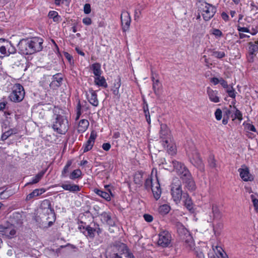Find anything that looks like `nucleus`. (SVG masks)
<instances>
[{"label": "nucleus", "mask_w": 258, "mask_h": 258, "mask_svg": "<svg viewBox=\"0 0 258 258\" xmlns=\"http://www.w3.org/2000/svg\"><path fill=\"white\" fill-rule=\"evenodd\" d=\"M42 39L33 37L29 39H22L18 44L20 52L23 54L29 55L40 51L42 49Z\"/></svg>", "instance_id": "1"}, {"label": "nucleus", "mask_w": 258, "mask_h": 258, "mask_svg": "<svg viewBox=\"0 0 258 258\" xmlns=\"http://www.w3.org/2000/svg\"><path fill=\"white\" fill-rule=\"evenodd\" d=\"M53 130L59 134H65L69 128L68 120L64 116L55 115L52 125Z\"/></svg>", "instance_id": "2"}, {"label": "nucleus", "mask_w": 258, "mask_h": 258, "mask_svg": "<svg viewBox=\"0 0 258 258\" xmlns=\"http://www.w3.org/2000/svg\"><path fill=\"white\" fill-rule=\"evenodd\" d=\"M199 11L204 20L208 21L213 17L217 11V8L211 4L203 2L199 8Z\"/></svg>", "instance_id": "3"}, {"label": "nucleus", "mask_w": 258, "mask_h": 258, "mask_svg": "<svg viewBox=\"0 0 258 258\" xmlns=\"http://www.w3.org/2000/svg\"><path fill=\"white\" fill-rule=\"evenodd\" d=\"M186 153L188 156L190 163L200 170L204 171V165L197 150H187Z\"/></svg>", "instance_id": "4"}, {"label": "nucleus", "mask_w": 258, "mask_h": 258, "mask_svg": "<svg viewBox=\"0 0 258 258\" xmlns=\"http://www.w3.org/2000/svg\"><path fill=\"white\" fill-rule=\"evenodd\" d=\"M25 91L23 87L20 84H16L14 86L12 92L9 97L11 101L19 102L23 99Z\"/></svg>", "instance_id": "5"}, {"label": "nucleus", "mask_w": 258, "mask_h": 258, "mask_svg": "<svg viewBox=\"0 0 258 258\" xmlns=\"http://www.w3.org/2000/svg\"><path fill=\"white\" fill-rule=\"evenodd\" d=\"M158 240L157 243L159 245L166 247L170 245L171 241V236L170 233L166 230L161 231L158 234Z\"/></svg>", "instance_id": "6"}, {"label": "nucleus", "mask_w": 258, "mask_h": 258, "mask_svg": "<svg viewBox=\"0 0 258 258\" xmlns=\"http://www.w3.org/2000/svg\"><path fill=\"white\" fill-rule=\"evenodd\" d=\"M171 191L173 201L176 204H179L181 201L182 197L183 198V194L185 192H183L181 184L179 183V184L177 185H173Z\"/></svg>", "instance_id": "7"}, {"label": "nucleus", "mask_w": 258, "mask_h": 258, "mask_svg": "<svg viewBox=\"0 0 258 258\" xmlns=\"http://www.w3.org/2000/svg\"><path fill=\"white\" fill-rule=\"evenodd\" d=\"M186 174L184 176H182L181 179L182 183L184 185L185 188L188 190L193 191L196 189L195 182L190 173L186 172Z\"/></svg>", "instance_id": "8"}, {"label": "nucleus", "mask_w": 258, "mask_h": 258, "mask_svg": "<svg viewBox=\"0 0 258 258\" xmlns=\"http://www.w3.org/2000/svg\"><path fill=\"white\" fill-rule=\"evenodd\" d=\"M128 252H130L126 244L120 242L116 241L113 244L112 252L110 253V255L116 253L117 255L121 256L123 254H126V255Z\"/></svg>", "instance_id": "9"}, {"label": "nucleus", "mask_w": 258, "mask_h": 258, "mask_svg": "<svg viewBox=\"0 0 258 258\" xmlns=\"http://www.w3.org/2000/svg\"><path fill=\"white\" fill-rule=\"evenodd\" d=\"M240 178L244 181H252L254 178L250 173L249 168L245 165H242L241 168L238 169Z\"/></svg>", "instance_id": "10"}, {"label": "nucleus", "mask_w": 258, "mask_h": 258, "mask_svg": "<svg viewBox=\"0 0 258 258\" xmlns=\"http://www.w3.org/2000/svg\"><path fill=\"white\" fill-rule=\"evenodd\" d=\"M174 170H175L177 174L180 176V178L186 174V172L190 173L187 167L182 163L176 160L172 161Z\"/></svg>", "instance_id": "11"}, {"label": "nucleus", "mask_w": 258, "mask_h": 258, "mask_svg": "<svg viewBox=\"0 0 258 258\" xmlns=\"http://www.w3.org/2000/svg\"><path fill=\"white\" fill-rule=\"evenodd\" d=\"M159 134L160 137L162 140V143H165L166 144H168L170 135V131L166 124H161Z\"/></svg>", "instance_id": "12"}, {"label": "nucleus", "mask_w": 258, "mask_h": 258, "mask_svg": "<svg viewBox=\"0 0 258 258\" xmlns=\"http://www.w3.org/2000/svg\"><path fill=\"white\" fill-rule=\"evenodd\" d=\"M182 230L185 234V238H183L184 239L185 246L188 250H192L195 246L192 237L186 229L183 228Z\"/></svg>", "instance_id": "13"}, {"label": "nucleus", "mask_w": 258, "mask_h": 258, "mask_svg": "<svg viewBox=\"0 0 258 258\" xmlns=\"http://www.w3.org/2000/svg\"><path fill=\"white\" fill-rule=\"evenodd\" d=\"M121 22L123 31L127 30L131 24V18L128 12L123 11L120 16Z\"/></svg>", "instance_id": "14"}, {"label": "nucleus", "mask_w": 258, "mask_h": 258, "mask_svg": "<svg viewBox=\"0 0 258 258\" xmlns=\"http://www.w3.org/2000/svg\"><path fill=\"white\" fill-rule=\"evenodd\" d=\"M96 137V133L94 131L91 132L88 140L83 146V153L87 152L92 148Z\"/></svg>", "instance_id": "15"}, {"label": "nucleus", "mask_w": 258, "mask_h": 258, "mask_svg": "<svg viewBox=\"0 0 258 258\" xmlns=\"http://www.w3.org/2000/svg\"><path fill=\"white\" fill-rule=\"evenodd\" d=\"M0 232L9 238L14 237L16 234V231L14 226L8 227L0 226Z\"/></svg>", "instance_id": "16"}, {"label": "nucleus", "mask_w": 258, "mask_h": 258, "mask_svg": "<svg viewBox=\"0 0 258 258\" xmlns=\"http://www.w3.org/2000/svg\"><path fill=\"white\" fill-rule=\"evenodd\" d=\"M258 51V41H255L254 43L250 42L248 43V60L249 62H252L253 56Z\"/></svg>", "instance_id": "17"}, {"label": "nucleus", "mask_w": 258, "mask_h": 258, "mask_svg": "<svg viewBox=\"0 0 258 258\" xmlns=\"http://www.w3.org/2000/svg\"><path fill=\"white\" fill-rule=\"evenodd\" d=\"M214 252L209 253V258H228L226 253L220 246H215L213 248Z\"/></svg>", "instance_id": "18"}, {"label": "nucleus", "mask_w": 258, "mask_h": 258, "mask_svg": "<svg viewBox=\"0 0 258 258\" xmlns=\"http://www.w3.org/2000/svg\"><path fill=\"white\" fill-rule=\"evenodd\" d=\"M63 76L62 74L58 73L53 76L52 81L49 86L52 89H56L62 85Z\"/></svg>", "instance_id": "19"}, {"label": "nucleus", "mask_w": 258, "mask_h": 258, "mask_svg": "<svg viewBox=\"0 0 258 258\" xmlns=\"http://www.w3.org/2000/svg\"><path fill=\"white\" fill-rule=\"evenodd\" d=\"M64 190L75 192L79 191L81 188L78 185L72 184L70 181H66L60 185Z\"/></svg>", "instance_id": "20"}, {"label": "nucleus", "mask_w": 258, "mask_h": 258, "mask_svg": "<svg viewBox=\"0 0 258 258\" xmlns=\"http://www.w3.org/2000/svg\"><path fill=\"white\" fill-rule=\"evenodd\" d=\"M101 220L109 226H113L115 222L111 217V214L109 212H103L100 214Z\"/></svg>", "instance_id": "21"}, {"label": "nucleus", "mask_w": 258, "mask_h": 258, "mask_svg": "<svg viewBox=\"0 0 258 258\" xmlns=\"http://www.w3.org/2000/svg\"><path fill=\"white\" fill-rule=\"evenodd\" d=\"M184 199V205L186 208L191 213H194V204L191 200V198L189 197L188 194L187 192H185L183 194Z\"/></svg>", "instance_id": "22"}, {"label": "nucleus", "mask_w": 258, "mask_h": 258, "mask_svg": "<svg viewBox=\"0 0 258 258\" xmlns=\"http://www.w3.org/2000/svg\"><path fill=\"white\" fill-rule=\"evenodd\" d=\"M207 93L211 101L214 103H218L220 102V98L218 96V91L213 90L210 87H208L207 88Z\"/></svg>", "instance_id": "23"}, {"label": "nucleus", "mask_w": 258, "mask_h": 258, "mask_svg": "<svg viewBox=\"0 0 258 258\" xmlns=\"http://www.w3.org/2000/svg\"><path fill=\"white\" fill-rule=\"evenodd\" d=\"M89 93H90V96L89 95L87 97V99L89 103L94 106H97L98 105V100L97 99V95L95 91L93 90L92 88L90 89Z\"/></svg>", "instance_id": "24"}, {"label": "nucleus", "mask_w": 258, "mask_h": 258, "mask_svg": "<svg viewBox=\"0 0 258 258\" xmlns=\"http://www.w3.org/2000/svg\"><path fill=\"white\" fill-rule=\"evenodd\" d=\"M210 220H219L222 217V214L220 212L217 205L213 204L212 206V213L210 215Z\"/></svg>", "instance_id": "25"}, {"label": "nucleus", "mask_w": 258, "mask_h": 258, "mask_svg": "<svg viewBox=\"0 0 258 258\" xmlns=\"http://www.w3.org/2000/svg\"><path fill=\"white\" fill-rule=\"evenodd\" d=\"M94 191L97 195L104 199L107 201H110L111 200V196H113L110 189H108V192L98 189H95Z\"/></svg>", "instance_id": "26"}, {"label": "nucleus", "mask_w": 258, "mask_h": 258, "mask_svg": "<svg viewBox=\"0 0 258 258\" xmlns=\"http://www.w3.org/2000/svg\"><path fill=\"white\" fill-rule=\"evenodd\" d=\"M46 190L43 188L35 189L32 192L27 195L26 200V201H30L33 198L41 195Z\"/></svg>", "instance_id": "27"}, {"label": "nucleus", "mask_w": 258, "mask_h": 258, "mask_svg": "<svg viewBox=\"0 0 258 258\" xmlns=\"http://www.w3.org/2000/svg\"><path fill=\"white\" fill-rule=\"evenodd\" d=\"M46 171V169L42 170L41 171L39 172L33 178L31 181H30L29 182H27L25 186H26L29 184H33L38 183L40 180V179L43 177Z\"/></svg>", "instance_id": "28"}, {"label": "nucleus", "mask_w": 258, "mask_h": 258, "mask_svg": "<svg viewBox=\"0 0 258 258\" xmlns=\"http://www.w3.org/2000/svg\"><path fill=\"white\" fill-rule=\"evenodd\" d=\"M90 69L93 71V73L95 77H100V75L102 74V71L101 69V64L99 63L96 62L93 63L90 66Z\"/></svg>", "instance_id": "29"}, {"label": "nucleus", "mask_w": 258, "mask_h": 258, "mask_svg": "<svg viewBox=\"0 0 258 258\" xmlns=\"http://www.w3.org/2000/svg\"><path fill=\"white\" fill-rule=\"evenodd\" d=\"M89 122L87 119H81L78 124V132L79 133H84L88 128Z\"/></svg>", "instance_id": "30"}, {"label": "nucleus", "mask_w": 258, "mask_h": 258, "mask_svg": "<svg viewBox=\"0 0 258 258\" xmlns=\"http://www.w3.org/2000/svg\"><path fill=\"white\" fill-rule=\"evenodd\" d=\"M94 82L96 85L103 87L105 88H107L108 86L105 78L101 75H100V77L97 76L95 77Z\"/></svg>", "instance_id": "31"}, {"label": "nucleus", "mask_w": 258, "mask_h": 258, "mask_svg": "<svg viewBox=\"0 0 258 258\" xmlns=\"http://www.w3.org/2000/svg\"><path fill=\"white\" fill-rule=\"evenodd\" d=\"M121 85V80L120 78H118L117 81H115L114 83V85L113 88L111 89L113 94L115 96H117L118 97L120 96L119 89Z\"/></svg>", "instance_id": "32"}, {"label": "nucleus", "mask_w": 258, "mask_h": 258, "mask_svg": "<svg viewBox=\"0 0 258 258\" xmlns=\"http://www.w3.org/2000/svg\"><path fill=\"white\" fill-rule=\"evenodd\" d=\"M162 145L164 148H166L169 154L173 155L176 154V146L173 144H169V143L167 144L165 143H162Z\"/></svg>", "instance_id": "33"}, {"label": "nucleus", "mask_w": 258, "mask_h": 258, "mask_svg": "<svg viewBox=\"0 0 258 258\" xmlns=\"http://www.w3.org/2000/svg\"><path fill=\"white\" fill-rule=\"evenodd\" d=\"M156 184V186L155 187L152 188V190L154 195V197L156 200H157L160 197L161 191L160 188V185L158 181Z\"/></svg>", "instance_id": "34"}, {"label": "nucleus", "mask_w": 258, "mask_h": 258, "mask_svg": "<svg viewBox=\"0 0 258 258\" xmlns=\"http://www.w3.org/2000/svg\"><path fill=\"white\" fill-rule=\"evenodd\" d=\"M95 232L94 228L91 227L90 225H87L85 228V234L84 235L90 238H93L95 237Z\"/></svg>", "instance_id": "35"}, {"label": "nucleus", "mask_w": 258, "mask_h": 258, "mask_svg": "<svg viewBox=\"0 0 258 258\" xmlns=\"http://www.w3.org/2000/svg\"><path fill=\"white\" fill-rule=\"evenodd\" d=\"M152 81H153V89L155 94L156 95L159 94L160 87H161V84L159 82L158 80H155L154 78L152 77Z\"/></svg>", "instance_id": "36"}, {"label": "nucleus", "mask_w": 258, "mask_h": 258, "mask_svg": "<svg viewBox=\"0 0 258 258\" xmlns=\"http://www.w3.org/2000/svg\"><path fill=\"white\" fill-rule=\"evenodd\" d=\"M50 19H52L55 22H59L61 21V17L58 15V13L54 11H50L48 15Z\"/></svg>", "instance_id": "37"}, {"label": "nucleus", "mask_w": 258, "mask_h": 258, "mask_svg": "<svg viewBox=\"0 0 258 258\" xmlns=\"http://www.w3.org/2000/svg\"><path fill=\"white\" fill-rule=\"evenodd\" d=\"M82 172L80 169H77L74 170L71 173L69 176L70 179L72 180H75L77 178L81 177Z\"/></svg>", "instance_id": "38"}, {"label": "nucleus", "mask_w": 258, "mask_h": 258, "mask_svg": "<svg viewBox=\"0 0 258 258\" xmlns=\"http://www.w3.org/2000/svg\"><path fill=\"white\" fill-rule=\"evenodd\" d=\"M72 164V161L71 160H69L67 161L66 165L64 166L63 170L61 171V176L62 177H67L68 174L69 172V168Z\"/></svg>", "instance_id": "39"}, {"label": "nucleus", "mask_w": 258, "mask_h": 258, "mask_svg": "<svg viewBox=\"0 0 258 258\" xmlns=\"http://www.w3.org/2000/svg\"><path fill=\"white\" fill-rule=\"evenodd\" d=\"M171 208L170 206L167 204H164L159 207L158 211L162 215H166L169 213Z\"/></svg>", "instance_id": "40"}, {"label": "nucleus", "mask_w": 258, "mask_h": 258, "mask_svg": "<svg viewBox=\"0 0 258 258\" xmlns=\"http://www.w3.org/2000/svg\"><path fill=\"white\" fill-rule=\"evenodd\" d=\"M210 51L211 55L217 58L221 59L226 56V54L224 51H219L215 49H212Z\"/></svg>", "instance_id": "41"}, {"label": "nucleus", "mask_w": 258, "mask_h": 258, "mask_svg": "<svg viewBox=\"0 0 258 258\" xmlns=\"http://www.w3.org/2000/svg\"><path fill=\"white\" fill-rule=\"evenodd\" d=\"M41 207L42 209H47V210H49L51 213L53 212V210L51 208V203L48 200L43 201Z\"/></svg>", "instance_id": "42"}, {"label": "nucleus", "mask_w": 258, "mask_h": 258, "mask_svg": "<svg viewBox=\"0 0 258 258\" xmlns=\"http://www.w3.org/2000/svg\"><path fill=\"white\" fill-rule=\"evenodd\" d=\"M6 47L7 48V52L9 53V55L10 54H14L16 51L15 47L13 45L10 41H6Z\"/></svg>", "instance_id": "43"}, {"label": "nucleus", "mask_w": 258, "mask_h": 258, "mask_svg": "<svg viewBox=\"0 0 258 258\" xmlns=\"http://www.w3.org/2000/svg\"><path fill=\"white\" fill-rule=\"evenodd\" d=\"M211 34L214 35L216 38H219L223 36L222 31L216 28H213L211 30Z\"/></svg>", "instance_id": "44"}, {"label": "nucleus", "mask_w": 258, "mask_h": 258, "mask_svg": "<svg viewBox=\"0 0 258 258\" xmlns=\"http://www.w3.org/2000/svg\"><path fill=\"white\" fill-rule=\"evenodd\" d=\"M16 134L13 130H10L3 134L1 139L3 141H5L8 139L12 134Z\"/></svg>", "instance_id": "45"}, {"label": "nucleus", "mask_w": 258, "mask_h": 258, "mask_svg": "<svg viewBox=\"0 0 258 258\" xmlns=\"http://www.w3.org/2000/svg\"><path fill=\"white\" fill-rule=\"evenodd\" d=\"M208 163L211 168H215L216 167V160L213 155H210L208 159Z\"/></svg>", "instance_id": "46"}, {"label": "nucleus", "mask_w": 258, "mask_h": 258, "mask_svg": "<svg viewBox=\"0 0 258 258\" xmlns=\"http://www.w3.org/2000/svg\"><path fill=\"white\" fill-rule=\"evenodd\" d=\"M12 195V192L10 191L5 190L0 193V198L2 199H7Z\"/></svg>", "instance_id": "47"}, {"label": "nucleus", "mask_w": 258, "mask_h": 258, "mask_svg": "<svg viewBox=\"0 0 258 258\" xmlns=\"http://www.w3.org/2000/svg\"><path fill=\"white\" fill-rule=\"evenodd\" d=\"M243 125H244L245 129L247 131L256 132V128L253 125L248 123H245V122L243 123Z\"/></svg>", "instance_id": "48"}, {"label": "nucleus", "mask_w": 258, "mask_h": 258, "mask_svg": "<svg viewBox=\"0 0 258 258\" xmlns=\"http://www.w3.org/2000/svg\"><path fill=\"white\" fill-rule=\"evenodd\" d=\"M233 109L235 110L234 116L235 118H237L241 121L242 119V114L241 112L235 107H233Z\"/></svg>", "instance_id": "49"}, {"label": "nucleus", "mask_w": 258, "mask_h": 258, "mask_svg": "<svg viewBox=\"0 0 258 258\" xmlns=\"http://www.w3.org/2000/svg\"><path fill=\"white\" fill-rule=\"evenodd\" d=\"M145 187L146 189H149L151 188L154 187L152 185V179L150 178H148L146 179L145 182Z\"/></svg>", "instance_id": "50"}, {"label": "nucleus", "mask_w": 258, "mask_h": 258, "mask_svg": "<svg viewBox=\"0 0 258 258\" xmlns=\"http://www.w3.org/2000/svg\"><path fill=\"white\" fill-rule=\"evenodd\" d=\"M226 92L228 94V95L230 97L233 99L235 98L236 92L232 86H230V90L226 91Z\"/></svg>", "instance_id": "51"}, {"label": "nucleus", "mask_w": 258, "mask_h": 258, "mask_svg": "<svg viewBox=\"0 0 258 258\" xmlns=\"http://www.w3.org/2000/svg\"><path fill=\"white\" fill-rule=\"evenodd\" d=\"M215 115L217 120H220L221 119L222 117V112L220 108H218L216 109L215 112Z\"/></svg>", "instance_id": "52"}, {"label": "nucleus", "mask_w": 258, "mask_h": 258, "mask_svg": "<svg viewBox=\"0 0 258 258\" xmlns=\"http://www.w3.org/2000/svg\"><path fill=\"white\" fill-rule=\"evenodd\" d=\"M64 56L67 59L70 64H74V60L72 56L67 52H64Z\"/></svg>", "instance_id": "53"}, {"label": "nucleus", "mask_w": 258, "mask_h": 258, "mask_svg": "<svg viewBox=\"0 0 258 258\" xmlns=\"http://www.w3.org/2000/svg\"><path fill=\"white\" fill-rule=\"evenodd\" d=\"M82 114L81 112V105L80 104V102H79L78 103L77 106V115L76 117V120L79 119L80 118L81 115Z\"/></svg>", "instance_id": "54"}, {"label": "nucleus", "mask_w": 258, "mask_h": 258, "mask_svg": "<svg viewBox=\"0 0 258 258\" xmlns=\"http://www.w3.org/2000/svg\"><path fill=\"white\" fill-rule=\"evenodd\" d=\"M91 6L89 4H86L84 5V12L85 14H88L91 12Z\"/></svg>", "instance_id": "55"}, {"label": "nucleus", "mask_w": 258, "mask_h": 258, "mask_svg": "<svg viewBox=\"0 0 258 258\" xmlns=\"http://www.w3.org/2000/svg\"><path fill=\"white\" fill-rule=\"evenodd\" d=\"M253 206L255 210L258 212V199L254 198L253 196H251Z\"/></svg>", "instance_id": "56"}, {"label": "nucleus", "mask_w": 258, "mask_h": 258, "mask_svg": "<svg viewBox=\"0 0 258 258\" xmlns=\"http://www.w3.org/2000/svg\"><path fill=\"white\" fill-rule=\"evenodd\" d=\"M213 230L215 232L219 229H221L223 227V224L220 222H218L215 225H213Z\"/></svg>", "instance_id": "57"}, {"label": "nucleus", "mask_w": 258, "mask_h": 258, "mask_svg": "<svg viewBox=\"0 0 258 258\" xmlns=\"http://www.w3.org/2000/svg\"><path fill=\"white\" fill-rule=\"evenodd\" d=\"M143 217L144 218L145 220L148 222H151L153 220L152 216L149 214H145L144 215Z\"/></svg>", "instance_id": "58"}, {"label": "nucleus", "mask_w": 258, "mask_h": 258, "mask_svg": "<svg viewBox=\"0 0 258 258\" xmlns=\"http://www.w3.org/2000/svg\"><path fill=\"white\" fill-rule=\"evenodd\" d=\"M143 109L144 110V114L148 113L149 108H148V105L147 103V102L145 101V100H144V104L143 106Z\"/></svg>", "instance_id": "59"}, {"label": "nucleus", "mask_w": 258, "mask_h": 258, "mask_svg": "<svg viewBox=\"0 0 258 258\" xmlns=\"http://www.w3.org/2000/svg\"><path fill=\"white\" fill-rule=\"evenodd\" d=\"M221 86L224 88H228V85L227 84V82L224 80L223 78L220 79V83H219Z\"/></svg>", "instance_id": "60"}, {"label": "nucleus", "mask_w": 258, "mask_h": 258, "mask_svg": "<svg viewBox=\"0 0 258 258\" xmlns=\"http://www.w3.org/2000/svg\"><path fill=\"white\" fill-rule=\"evenodd\" d=\"M83 23L86 25H90L92 23V20L90 18L86 17L83 19Z\"/></svg>", "instance_id": "61"}, {"label": "nucleus", "mask_w": 258, "mask_h": 258, "mask_svg": "<svg viewBox=\"0 0 258 258\" xmlns=\"http://www.w3.org/2000/svg\"><path fill=\"white\" fill-rule=\"evenodd\" d=\"M143 8H142V9L141 10H136L135 11V14H134V17H135V20H137V19H138L139 18H140V16L141 14V10H143Z\"/></svg>", "instance_id": "62"}, {"label": "nucleus", "mask_w": 258, "mask_h": 258, "mask_svg": "<svg viewBox=\"0 0 258 258\" xmlns=\"http://www.w3.org/2000/svg\"><path fill=\"white\" fill-rule=\"evenodd\" d=\"M237 30L239 32H243L246 33H249L250 32V30L246 27H241L238 26Z\"/></svg>", "instance_id": "63"}, {"label": "nucleus", "mask_w": 258, "mask_h": 258, "mask_svg": "<svg viewBox=\"0 0 258 258\" xmlns=\"http://www.w3.org/2000/svg\"><path fill=\"white\" fill-rule=\"evenodd\" d=\"M110 148H111V145L108 143H104L102 145V148L105 151H108L110 149Z\"/></svg>", "instance_id": "64"}]
</instances>
